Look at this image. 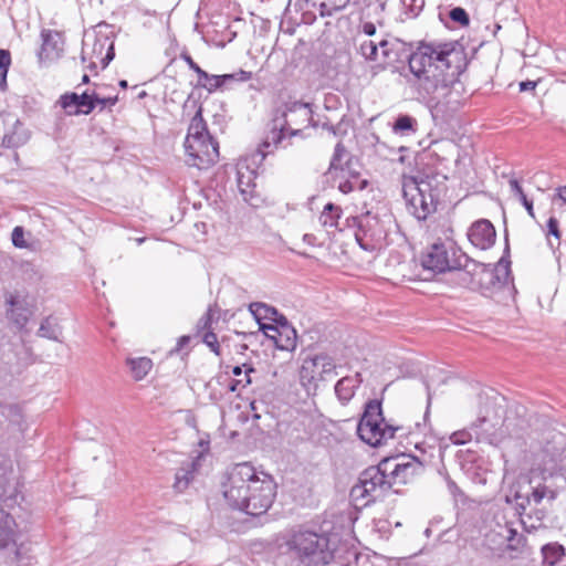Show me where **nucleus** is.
Masks as SVG:
<instances>
[{"mask_svg": "<svg viewBox=\"0 0 566 566\" xmlns=\"http://www.w3.org/2000/svg\"><path fill=\"white\" fill-rule=\"evenodd\" d=\"M410 72L418 81L417 91L429 104L460 103L463 84L459 81L468 61L457 42H420L409 54Z\"/></svg>", "mask_w": 566, "mask_h": 566, "instance_id": "obj_1", "label": "nucleus"}, {"mask_svg": "<svg viewBox=\"0 0 566 566\" xmlns=\"http://www.w3.org/2000/svg\"><path fill=\"white\" fill-rule=\"evenodd\" d=\"M536 442L539 447L535 453L536 470L544 483L533 488V501L541 503L543 499L554 501L557 497L558 481H565L564 473L557 470L558 463L566 458V436L547 424L545 419H536Z\"/></svg>", "mask_w": 566, "mask_h": 566, "instance_id": "obj_2", "label": "nucleus"}, {"mask_svg": "<svg viewBox=\"0 0 566 566\" xmlns=\"http://www.w3.org/2000/svg\"><path fill=\"white\" fill-rule=\"evenodd\" d=\"M447 176L437 171L402 175V196L409 211L418 219L426 220L434 213L447 192Z\"/></svg>", "mask_w": 566, "mask_h": 566, "instance_id": "obj_3", "label": "nucleus"}, {"mask_svg": "<svg viewBox=\"0 0 566 566\" xmlns=\"http://www.w3.org/2000/svg\"><path fill=\"white\" fill-rule=\"evenodd\" d=\"M513 412V409L510 410ZM516 416L521 417L517 423H512L510 416L504 417V409L502 406L494 403H485L480 410V415L474 421L470 430L474 433L478 442H486L489 444H496L506 434L515 429H524L528 427L527 409L524 406L516 405L514 407Z\"/></svg>", "mask_w": 566, "mask_h": 566, "instance_id": "obj_4", "label": "nucleus"}, {"mask_svg": "<svg viewBox=\"0 0 566 566\" xmlns=\"http://www.w3.org/2000/svg\"><path fill=\"white\" fill-rule=\"evenodd\" d=\"M312 109L310 104L303 102H291L277 107L273 112L271 134L259 146L253 158L260 157L262 161L270 153L266 150L271 146L277 147L285 137L297 136L302 133L300 127H306L312 120Z\"/></svg>", "mask_w": 566, "mask_h": 566, "instance_id": "obj_5", "label": "nucleus"}, {"mask_svg": "<svg viewBox=\"0 0 566 566\" xmlns=\"http://www.w3.org/2000/svg\"><path fill=\"white\" fill-rule=\"evenodd\" d=\"M286 544L300 566H331L334 560L329 539L316 532L298 530L291 535Z\"/></svg>", "mask_w": 566, "mask_h": 566, "instance_id": "obj_6", "label": "nucleus"}, {"mask_svg": "<svg viewBox=\"0 0 566 566\" xmlns=\"http://www.w3.org/2000/svg\"><path fill=\"white\" fill-rule=\"evenodd\" d=\"M401 427L392 426L385 420L381 400L371 399L365 403L364 412L357 424V434L361 441L377 448L394 439Z\"/></svg>", "mask_w": 566, "mask_h": 566, "instance_id": "obj_7", "label": "nucleus"}, {"mask_svg": "<svg viewBox=\"0 0 566 566\" xmlns=\"http://www.w3.org/2000/svg\"><path fill=\"white\" fill-rule=\"evenodd\" d=\"M261 479L255 469L247 462L231 468L226 481L222 482V493L228 504L234 510H247L252 488L254 489L255 482H261Z\"/></svg>", "mask_w": 566, "mask_h": 566, "instance_id": "obj_8", "label": "nucleus"}, {"mask_svg": "<svg viewBox=\"0 0 566 566\" xmlns=\"http://www.w3.org/2000/svg\"><path fill=\"white\" fill-rule=\"evenodd\" d=\"M392 491L387 463L384 459L377 465H370L360 472L358 482L352 488L350 496L364 504L376 502Z\"/></svg>", "mask_w": 566, "mask_h": 566, "instance_id": "obj_9", "label": "nucleus"}, {"mask_svg": "<svg viewBox=\"0 0 566 566\" xmlns=\"http://www.w3.org/2000/svg\"><path fill=\"white\" fill-rule=\"evenodd\" d=\"M336 367L334 359L325 353L307 357L300 370L301 382L308 389H316L318 381L329 380L337 375Z\"/></svg>", "mask_w": 566, "mask_h": 566, "instance_id": "obj_10", "label": "nucleus"}, {"mask_svg": "<svg viewBox=\"0 0 566 566\" xmlns=\"http://www.w3.org/2000/svg\"><path fill=\"white\" fill-rule=\"evenodd\" d=\"M423 270L433 274L454 272L462 265L461 254L455 256V251L451 247L448 249L446 243L436 242L431 244L420 256Z\"/></svg>", "mask_w": 566, "mask_h": 566, "instance_id": "obj_11", "label": "nucleus"}, {"mask_svg": "<svg viewBox=\"0 0 566 566\" xmlns=\"http://www.w3.org/2000/svg\"><path fill=\"white\" fill-rule=\"evenodd\" d=\"M186 164L198 169H208L219 159V144L212 137L185 140Z\"/></svg>", "mask_w": 566, "mask_h": 566, "instance_id": "obj_12", "label": "nucleus"}, {"mask_svg": "<svg viewBox=\"0 0 566 566\" xmlns=\"http://www.w3.org/2000/svg\"><path fill=\"white\" fill-rule=\"evenodd\" d=\"M384 461L387 463L392 491L395 493H399V489L396 486L409 483L416 475L421 474L424 470L423 463L413 455L402 454L399 457H390L385 458Z\"/></svg>", "mask_w": 566, "mask_h": 566, "instance_id": "obj_13", "label": "nucleus"}, {"mask_svg": "<svg viewBox=\"0 0 566 566\" xmlns=\"http://www.w3.org/2000/svg\"><path fill=\"white\" fill-rule=\"evenodd\" d=\"M252 491L249 495V507L242 512L251 516L265 514L275 499L276 484L269 474L262 473L261 482H255Z\"/></svg>", "mask_w": 566, "mask_h": 566, "instance_id": "obj_14", "label": "nucleus"}, {"mask_svg": "<svg viewBox=\"0 0 566 566\" xmlns=\"http://www.w3.org/2000/svg\"><path fill=\"white\" fill-rule=\"evenodd\" d=\"M4 303L7 318L22 329L34 313V305L29 295L18 291L8 292L4 294Z\"/></svg>", "mask_w": 566, "mask_h": 566, "instance_id": "obj_15", "label": "nucleus"}, {"mask_svg": "<svg viewBox=\"0 0 566 566\" xmlns=\"http://www.w3.org/2000/svg\"><path fill=\"white\" fill-rule=\"evenodd\" d=\"M509 276L510 261H506L503 256L494 266L486 264L481 277H478L473 283L472 290L485 292L495 287H502L507 282Z\"/></svg>", "mask_w": 566, "mask_h": 566, "instance_id": "obj_16", "label": "nucleus"}, {"mask_svg": "<svg viewBox=\"0 0 566 566\" xmlns=\"http://www.w3.org/2000/svg\"><path fill=\"white\" fill-rule=\"evenodd\" d=\"M96 101H98V94H88L84 92L77 94L74 92L65 93L60 96L59 104L69 116L76 115H88L96 107Z\"/></svg>", "mask_w": 566, "mask_h": 566, "instance_id": "obj_17", "label": "nucleus"}, {"mask_svg": "<svg viewBox=\"0 0 566 566\" xmlns=\"http://www.w3.org/2000/svg\"><path fill=\"white\" fill-rule=\"evenodd\" d=\"M200 72L203 76H198V82L196 86L206 88L209 93L228 86L230 83L234 81L247 82L252 77V73L247 72L244 70H239L238 72L222 75H211L202 69L200 70Z\"/></svg>", "mask_w": 566, "mask_h": 566, "instance_id": "obj_18", "label": "nucleus"}, {"mask_svg": "<svg viewBox=\"0 0 566 566\" xmlns=\"http://www.w3.org/2000/svg\"><path fill=\"white\" fill-rule=\"evenodd\" d=\"M496 238V231L493 224L486 219H480L472 223L468 231L469 241L481 250L491 248Z\"/></svg>", "mask_w": 566, "mask_h": 566, "instance_id": "obj_19", "label": "nucleus"}, {"mask_svg": "<svg viewBox=\"0 0 566 566\" xmlns=\"http://www.w3.org/2000/svg\"><path fill=\"white\" fill-rule=\"evenodd\" d=\"M461 262L462 265L454 271L458 283L463 287L472 290L473 283L478 277H481L486 264L476 262L464 253H461Z\"/></svg>", "mask_w": 566, "mask_h": 566, "instance_id": "obj_20", "label": "nucleus"}, {"mask_svg": "<svg viewBox=\"0 0 566 566\" xmlns=\"http://www.w3.org/2000/svg\"><path fill=\"white\" fill-rule=\"evenodd\" d=\"M500 536L503 542L501 545H505V549L507 551H520L526 544V536L522 533H518L516 528L512 526L505 525L501 526L499 531H491L486 535V542H495V537Z\"/></svg>", "mask_w": 566, "mask_h": 566, "instance_id": "obj_21", "label": "nucleus"}, {"mask_svg": "<svg viewBox=\"0 0 566 566\" xmlns=\"http://www.w3.org/2000/svg\"><path fill=\"white\" fill-rule=\"evenodd\" d=\"M260 329L263 334L273 342L274 346L281 350L292 352L296 347L297 335L296 332L285 334V331L280 327H274L273 324H260Z\"/></svg>", "mask_w": 566, "mask_h": 566, "instance_id": "obj_22", "label": "nucleus"}, {"mask_svg": "<svg viewBox=\"0 0 566 566\" xmlns=\"http://www.w3.org/2000/svg\"><path fill=\"white\" fill-rule=\"evenodd\" d=\"M530 484L531 479L527 475L520 476L516 484L511 489V495L507 496L509 502L511 496L515 501L520 515L525 513L527 505L531 503Z\"/></svg>", "mask_w": 566, "mask_h": 566, "instance_id": "obj_23", "label": "nucleus"}, {"mask_svg": "<svg viewBox=\"0 0 566 566\" xmlns=\"http://www.w3.org/2000/svg\"><path fill=\"white\" fill-rule=\"evenodd\" d=\"M15 521L3 509H0V552L15 546Z\"/></svg>", "mask_w": 566, "mask_h": 566, "instance_id": "obj_24", "label": "nucleus"}, {"mask_svg": "<svg viewBox=\"0 0 566 566\" xmlns=\"http://www.w3.org/2000/svg\"><path fill=\"white\" fill-rule=\"evenodd\" d=\"M348 156L353 155L347 151L343 143H337L326 171V175L331 176L334 181L338 178H345V160Z\"/></svg>", "mask_w": 566, "mask_h": 566, "instance_id": "obj_25", "label": "nucleus"}, {"mask_svg": "<svg viewBox=\"0 0 566 566\" xmlns=\"http://www.w3.org/2000/svg\"><path fill=\"white\" fill-rule=\"evenodd\" d=\"M355 377L357 385L354 384V379L349 376L340 378L335 385V394L343 405L347 403L354 397L355 388L363 382L359 373H357Z\"/></svg>", "mask_w": 566, "mask_h": 566, "instance_id": "obj_26", "label": "nucleus"}, {"mask_svg": "<svg viewBox=\"0 0 566 566\" xmlns=\"http://www.w3.org/2000/svg\"><path fill=\"white\" fill-rule=\"evenodd\" d=\"M564 557L565 547L557 542L547 543L541 547L542 566H555Z\"/></svg>", "mask_w": 566, "mask_h": 566, "instance_id": "obj_27", "label": "nucleus"}, {"mask_svg": "<svg viewBox=\"0 0 566 566\" xmlns=\"http://www.w3.org/2000/svg\"><path fill=\"white\" fill-rule=\"evenodd\" d=\"M389 44L390 43L387 40H381L378 44L374 41L366 40L360 44L359 51L365 59L376 61L379 48L386 61L387 59H390L391 49H389Z\"/></svg>", "mask_w": 566, "mask_h": 566, "instance_id": "obj_28", "label": "nucleus"}, {"mask_svg": "<svg viewBox=\"0 0 566 566\" xmlns=\"http://www.w3.org/2000/svg\"><path fill=\"white\" fill-rule=\"evenodd\" d=\"M342 208L339 206L334 205L333 202H328L325 205L321 216L319 221L322 226L329 232L331 229H339V219L342 217Z\"/></svg>", "mask_w": 566, "mask_h": 566, "instance_id": "obj_29", "label": "nucleus"}, {"mask_svg": "<svg viewBox=\"0 0 566 566\" xmlns=\"http://www.w3.org/2000/svg\"><path fill=\"white\" fill-rule=\"evenodd\" d=\"M93 53L101 60L102 69H105L115 56L114 42H108L107 36L96 39Z\"/></svg>", "mask_w": 566, "mask_h": 566, "instance_id": "obj_30", "label": "nucleus"}, {"mask_svg": "<svg viewBox=\"0 0 566 566\" xmlns=\"http://www.w3.org/2000/svg\"><path fill=\"white\" fill-rule=\"evenodd\" d=\"M126 365L130 370L132 377L135 380H142L151 370L153 360L148 357L127 358Z\"/></svg>", "mask_w": 566, "mask_h": 566, "instance_id": "obj_31", "label": "nucleus"}, {"mask_svg": "<svg viewBox=\"0 0 566 566\" xmlns=\"http://www.w3.org/2000/svg\"><path fill=\"white\" fill-rule=\"evenodd\" d=\"M208 136L211 135L208 132L207 124L202 117V108L200 106L190 122L186 140L203 138Z\"/></svg>", "mask_w": 566, "mask_h": 566, "instance_id": "obj_32", "label": "nucleus"}, {"mask_svg": "<svg viewBox=\"0 0 566 566\" xmlns=\"http://www.w3.org/2000/svg\"><path fill=\"white\" fill-rule=\"evenodd\" d=\"M22 126L21 122L18 119L14 124V132L12 134H6L2 138V146L7 148H18L24 145L29 138L30 134L27 130H18V127Z\"/></svg>", "mask_w": 566, "mask_h": 566, "instance_id": "obj_33", "label": "nucleus"}, {"mask_svg": "<svg viewBox=\"0 0 566 566\" xmlns=\"http://www.w3.org/2000/svg\"><path fill=\"white\" fill-rule=\"evenodd\" d=\"M62 334V329L59 326L56 318L53 316L45 317L40 325L38 331V335L40 337H44L52 340H60V335Z\"/></svg>", "mask_w": 566, "mask_h": 566, "instance_id": "obj_34", "label": "nucleus"}, {"mask_svg": "<svg viewBox=\"0 0 566 566\" xmlns=\"http://www.w3.org/2000/svg\"><path fill=\"white\" fill-rule=\"evenodd\" d=\"M417 119L407 114H400L396 117L392 129L400 135H409L417 130Z\"/></svg>", "mask_w": 566, "mask_h": 566, "instance_id": "obj_35", "label": "nucleus"}, {"mask_svg": "<svg viewBox=\"0 0 566 566\" xmlns=\"http://www.w3.org/2000/svg\"><path fill=\"white\" fill-rule=\"evenodd\" d=\"M249 310L259 325L262 324V319L272 321V318L277 315V310L275 307L261 302L251 303L249 305Z\"/></svg>", "mask_w": 566, "mask_h": 566, "instance_id": "obj_36", "label": "nucleus"}, {"mask_svg": "<svg viewBox=\"0 0 566 566\" xmlns=\"http://www.w3.org/2000/svg\"><path fill=\"white\" fill-rule=\"evenodd\" d=\"M346 222L348 226L358 228V230L355 232V238L360 248L366 251L373 250L374 245L366 241L367 232L365 230L366 224L364 223V219L360 217H353L352 219H347Z\"/></svg>", "mask_w": 566, "mask_h": 566, "instance_id": "obj_37", "label": "nucleus"}, {"mask_svg": "<svg viewBox=\"0 0 566 566\" xmlns=\"http://www.w3.org/2000/svg\"><path fill=\"white\" fill-rule=\"evenodd\" d=\"M14 549L8 555V562L17 564V566H29L32 562V556L29 554V549L23 544L13 546Z\"/></svg>", "mask_w": 566, "mask_h": 566, "instance_id": "obj_38", "label": "nucleus"}, {"mask_svg": "<svg viewBox=\"0 0 566 566\" xmlns=\"http://www.w3.org/2000/svg\"><path fill=\"white\" fill-rule=\"evenodd\" d=\"M510 191L514 198H516L518 201H521L528 212L531 214V201L527 199L526 193L523 191V188L517 179H510L509 181Z\"/></svg>", "mask_w": 566, "mask_h": 566, "instance_id": "obj_39", "label": "nucleus"}, {"mask_svg": "<svg viewBox=\"0 0 566 566\" xmlns=\"http://www.w3.org/2000/svg\"><path fill=\"white\" fill-rule=\"evenodd\" d=\"M344 169H345V178L344 179H350L355 182L363 180L360 178L358 159L355 158L354 156H348V158L345 160Z\"/></svg>", "mask_w": 566, "mask_h": 566, "instance_id": "obj_40", "label": "nucleus"}, {"mask_svg": "<svg viewBox=\"0 0 566 566\" xmlns=\"http://www.w3.org/2000/svg\"><path fill=\"white\" fill-rule=\"evenodd\" d=\"M388 0H353V4L360 11L373 9L375 13H382Z\"/></svg>", "mask_w": 566, "mask_h": 566, "instance_id": "obj_41", "label": "nucleus"}, {"mask_svg": "<svg viewBox=\"0 0 566 566\" xmlns=\"http://www.w3.org/2000/svg\"><path fill=\"white\" fill-rule=\"evenodd\" d=\"M41 38H42L43 43H42L41 51L39 52V57H40V60H43L44 57L45 59L49 57L50 49L51 50L56 49V42L54 41V36L50 30H42Z\"/></svg>", "mask_w": 566, "mask_h": 566, "instance_id": "obj_42", "label": "nucleus"}, {"mask_svg": "<svg viewBox=\"0 0 566 566\" xmlns=\"http://www.w3.org/2000/svg\"><path fill=\"white\" fill-rule=\"evenodd\" d=\"M192 478V472L188 469H179L175 475L174 489L177 492H184Z\"/></svg>", "mask_w": 566, "mask_h": 566, "instance_id": "obj_43", "label": "nucleus"}, {"mask_svg": "<svg viewBox=\"0 0 566 566\" xmlns=\"http://www.w3.org/2000/svg\"><path fill=\"white\" fill-rule=\"evenodd\" d=\"M340 182L338 184V190L343 193H349L354 190H364L368 186V180H359L358 182H355L350 179H339Z\"/></svg>", "mask_w": 566, "mask_h": 566, "instance_id": "obj_44", "label": "nucleus"}, {"mask_svg": "<svg viewBox=\"0 0 566 566\" xmlns=\"http://www.w3.org/2000/svg\"><path fill=\"white\" fill-rule=\"evenodd\" d=\"M449 18L453 22L459 23L461 27H467L470 23V18H469L468 12L461 7H455V8L451 9L449 12Z\"/></svg>", "mask_w": 566, "mask_h": 566, "instance_id": "obj_45", "label": "nucleus"}, {"mask_svg": "<svg viewBox=\"0 0 566 566\" xmlns=\"http://www.w3.org/2000/svg\"><path fill=\"white\" fill-rule=\"evenodd\" d=\"M202 342L213 352L216 355H221L220 345L216 333L208 331L203 334Z\"/></svg>", "mask_w": 566, "mask_h": 566, "instance_id": "obj_46", "label": "nucleus"}, {"mask_svg": "<svg viewBox=\"0 0 566 566\" xmlns=\"http://www.w3.org/2000/svg\"><path fill=\"white\" fill-rule=\"evenodd\" d=\"M274 323V327H280L285 331V334H292V332H296L295 328L290 324L289 319L277 311V315L272 318Z\"/></svg>", "mask_w": 566, "mask_h": 566, "instance_id": "obj_47", "label": "nucleus"}, {"mask_svg": "<svg viewBox=\"0 0 566 566\" xmlns=\"http://www.w3.org/2000/svg\"><path fill=\"white\" fill-rule=\"evenodd\" d=\"M12 244L15 248H25L27 242L24 241V229L20 226L15 227L11 233Z\"/></svg>", "mask_w": 566, "mask_h": 566, "instance_id": "obj_48", "label": "nucleus"}, {"mask_svg": "<svg viewBox=\"0 0 566 566\" xmlns=\"http://www.w3.org/2000/svg\"><path fill=\"white\" fill-rule=\"evenodd\" d=\"M212 317H213V313H212V308L209 307L208 311L206 312V314L199 318L198 323H197V328L199 332L201 331H211V322H212Z\"/></svg>", "mask_w": 566, "mask_h": 566, "instance_id": "obj_49", "label": "nucleus"}, {"mask_svg": "<svg viewBox=\"0 0 566 566\" xmlns=\"http://www.w3.org/2000/svg\"><path fill=\"white\" fill-rule=\"evenodd\" d=\"M402 4L416 17L422 10L424 0H402Z\"/></svg>", "mask_w": 566, "mask_h": 566, "instance_id": "obj_50", "label": "nucleus"}, {"mask_svg": "<svg viewBox=\"0 0 566 566\" xmlns=\"http://www.w3.org/2000/svg\"><path fill=\"white\" fill-rule=\"evenodd\" d=\"M11 65V54L8 50H0V73H8Z\"/></svg>", "mask_w": 566, "mask_h": 566, "instance_id": "obj_51", "label": "nucleus"}, {"mask_svg": "<svg viewBox=\"0 0 566 566\" xmlns=\"http://www.w3.org/2000/svg\"><path fill=\"white\" fill-rule=\"evenodd\" d=\"M547 234L553 235L559 242L560 231L558 228V220L555 217H551L547 221Z\"/></svg>", "mask_w": 566, "mask_h": 566, "instance_id": "obj_52", "label": "nucleus"}, {"mask_svg": "<svg viewBox=\"0 0 566 566\" xmlns=\"http://www.w3.org/2000/svg\"><path fill=\"white\" fill-rule=\"evenodd\" d=\"M474 433L470 431L457 432L452 436V441L455 444H464L468 440H471Z\"/></svg>", "mask_w": 566, "mask_h": 566, "instance_id": "obj_53", "label": "nucleus"}, {"mask_svg": "<svg viewBox=\"0 0 566 566\" xmlns=\"http://www.w3.org/2000/svg\"><path fill=\"white\" fill-rule=\"evenodd\" d=\"M180 56H181V59H182V60L188 64V66H189L193 72H196V74H197L198 76H203V75L201 74V72H200L201 67H200V66H199V65H198V64L192 60V57H191L188 53L184 52V53H181V55H180Z\"/></svg>", "mask_w": 566, "mask_h": 566, "instance_id": "obj_54", "label": "nucleus"}, {"mask_svg": "<svg viewBox=\"0 0 566 566\" xmlns=\"http://www.w3.org/2000/svg\"><path fill=\"white\" fill-rule=\"evenodd\" d=\"M118 101L117 96L114 97H101L98 95V101H96V106L99 105L101 109H104L106 106H114Z\"/></svg>", "mask_w": 566, "mask_h": 566, "instance_id": "obj_55", "label": "nucleus"}, {"mask_svg": "<svg viewBox=\"0 0 566 566\" xmlns=\"http://www.w3.org/2000/svg\"><path fill=\"white\" fill-rule=\"evenodd\" d=\"M447 485H448V490L449 492L454 496H459V495H462V491L460 490V488L458 486V484L451 480L449 476L447 478Z\"/></svg>", "mask_w": 566, "mask_h": 566, "instance_id": "obj_56", "label": "nucleus"}, {"mask_svg": "<svg viewBox=\"0 0 566 566\" xmlns=\"http://www.w3.org/2000/svg\"><path fill=\"white\" fill-rule=\"evenodd\" d=\"M243 367H245V371H244V378L242 379L243 382L241 384V386L245 387L252 382L250 375H251V373H254L255 369L252 366H248L245 364L243 365Z\"/></svg>", "mask_w": 566, "mask_h": 566, "instance_id": "obj_57", "label": "nucleus"}, {"mask_svg": "<svg viewBox=\"0 0 566 566\" xmlns=\"http://www.w3.org/2000/svg\"><path fill=\"white\" fill-rule=\"evenodd\" d=\"M238 187L241 191V193L244 196V200L248 201V198H247V193H248V187H249V182H244L243 181V176L239 172V178H238Z\"/></svg>", "mask_w": 566, "mask_h": 566, "instance_id": "obj_58", "label": "nucleus"}, {"mask_svg": "<svg viewBox=\"0 0 566 566\" xmlns=\"http://www.w3.org/2000/svg\"><path fill=\"white\" fill-rule=\"evenodd\" d=\"M363 32L366 34V35H374L376 33V27L373 22H365L363 24Z\"/></svg>", "mask_w": 566, "mask_h": 566, "instance_id": "obj_59", "label": "nucleus"}, {"mask_svg": "<svg viewBox=\"0 0 566 566\" xmlns=\"http://www.w3.org/2000/svg\"><path fill=\"white\" fill-rule=\"evenodd\" d=\"M190 342V337L189 336H181L178 342H177V346L175 348V352H179L181 348H184L188 343Z\"/></svg>", "mask_w": 566, "mask_h": 566, "instance_id": "obj_60", "label": "nucleus"}, {"mask_svg": "<svg viewBox=\"0 0 566 566\" xmlns=\"http://www.w3.org/2000/svg\"><path fill=\"white\" fill-rule=\"evenodd\" d=\"M24 268V272L27 273L29 270L32 272V274L29 276V280H32V281H38L40 279V275L38 274V272H35L32 268V264L30 263H27L25 265H23Z\"/></svg>", "mask_w": 566, "mask_h": 566, "instance_id": "obj_61", "label": "nucleus"}, {"mask_svg": "<svg viewBox=\"0 0 566 566\" xmlns=\"http://www.w3.org/2000/svg\"><path fill=\"white\" fill-rule=\"evenodd\" d=\"M557 197L566 203V186H562L557 188Z\"/></svg>", "mask_w": 566, "mask_h": 566, "instance_id": "obj_62", "label": "nucleus"}, {"mask_svg": "<svg viewBox=\"0 0 566 566\" xmlns=\"http://www.w3.org/2000/svg\"><path fill=\"white\" fill-rule=\"evenodd\" d=\"M243 382L242 379H235L231 380V384L229 386V391L234 392L238 389V386H240Z\"/></svg>", "mask_w": 566, "mask_h": 566, "instance_id": "obj_63", "label": "nucleus"}, {"mask_svg": "<svg viewBox=\"0 0 566 566\" xmlns=\"http://www.w3.org/2000/svg\"><path fill=\"white\" fill-rule=\"evenodd\" d=\"M7 75H8V73H0V90L1 91L7 90Z\"/></svg>", "mask_w": 566, "mask_h": 566, "instance_id": "obj_64", "label": "nucleus"}]
</instances>
